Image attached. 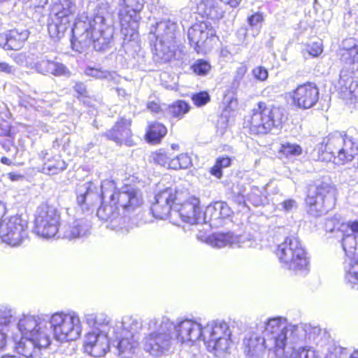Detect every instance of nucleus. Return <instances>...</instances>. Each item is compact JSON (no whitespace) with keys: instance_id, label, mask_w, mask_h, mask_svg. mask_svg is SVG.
<instances>
[{"instance_id":"nucleus-1","label":"nucleus","mask_w":358,"mask_h":358,"mask_svg":"<svg viewBox=\"0 0 358 358\" xmlns=\"http://www.w3.org/2000/svg\"><path fill=\"white\" fill-rule=\"evenodd\" d=\"M101 187L103 202L97 209V217L108 222L111 229L127 232L129 214L143 203L141 191L131 185L116 189L113 180L103 181Z\"/></svg>"},{"instance_id":"nucleus-2","label":"nucleus","mask_w":358,"mask_h":358,"mask_svg":"<svg viewBox=\"0 0 358 358\" xmlns=\"http://www.w3.org/2000/svg\"><path fill=\"white\" fill-rule=\"evenodd\" d=\"M176 188L169 187L158 192L155 196V202L152 203L151 211L154 217L164 220L169 217L171 222L176 225H180L178 218L181 221L190 224H199L205 221L209 217L211 221H217L222 219L220 208V202L216 201L209 205L203 213L199 206L200 201L196 197L190 198L181 205L175 204L177 199Z\"/></svg>"},{"instance_id":"nucleus-3","label":"nucleus","mask_w":358,"mask_h":358,"mask_svg":"<svg viewBox=\"0 0 358 358\" xmlns=\"http://www.w3.org/2000/svg\"><path fill=\"white\" fill-rule=\"evenodd\" d=\"M71 32V45L78 52H82L91 43L96 51H105L113 45L114 31L107 24L103 10L90 15H81L76 20Z\"/></svg>"},{"instance_id":"nucleus-4","label":"nucleus","mask_w":358,"mask_h":358,"mask_svg":"<svg viewBox=\"0 0 358 358\" xmlns=\"http://www.w3.org/2000/svg\"><path fill=\"white\" fill-rule=\"evenodd\" d=\"M358 154V130L348 129L344 134L334 132L324 138L315 148L312 155L315 160H331L345 164L351 162Z\"/></svg>"},{"instance_id":"nucleus-5","label":"nucleus","mask_w":358,"mask_h":358,"mask_svg":"<svg viewBox=\"0 0 358 358\" xmlns=\"http://www.w3.org/2000/svg\"><path fill=\"white\" fill-rule=\"evenodd\" d=\"M147 328L150 333L144 338L145 351L155 357L169 351L175 341L173 322L166 316L153 317L148 322Z\"/></svg>"},{"instance_id":"nucleus-6","label":"nucleus","mask_w":358,"mask_h":358,"mask_svg":"<svg viewBox=\"0 0 358 358\" xmlns=\"http://www.w3.org/2000/svg\"><path fill=\"white\" fill-rule=\"evenodd\" d=\"M320 329L305 324L301 325L288 324L285 319L276 317L271 321L267 331L274 334L277 338L275 342L280 346H286L289 344L295 345L302 342H311L315 341L320 334Z\"/></svg>"},{"instance_id":"nucleus-7","label":"nucleus","mask_w":358,"mask_h":358,"mask_svg":"<svg viewBox=\"0 0 358 358\" xmlns=\"http://www.w3.org/2000/svg\"><path fill=\"white\" fill-rule=\"evenodd\" d=\"M176 27V22L167 20L151 28L148 38L156 61L166 62L173 56Z\"/></svg>"},{"instance_id":"nucleus-8","label":"nucleus","mask_w":358,"mask_h":358,"mask_svg":"<svg viewBox=\"0 0 358 358\" xmlns=\"http://www.w3.org/2000/svg\"><path fill=\"white\" fill-rule=\"evenodd\" d=\"M117 334H113L117 341L118 353L122 358L132 356L138 347L142 320L136 316L125 315L120 324H115Z\"/></svg>"},{"instance_id":"nucleus-9","label":"nucleus","mask_w":358,"mask_h":358,"mask_svg":"<svg viewBox=\"0 0 358 358\" xmlns=\"http://www.w3.org/2000/svg\"><path fill=\"white\" fill-rule=\"evenodd\" d=\"M282 266L296 274L306 275L309 271V260L300 241L296 237H288L278 246L276 251Z\"/></svg>"},{"instance_id":"nucleus-10","label":"nucleus","mask_w":358,"mask_h":358,"mask_svg":"<svg viewBox=\"0 0 358 358\" xmlns=\"http://www.w3.org/2000/svg\"><path fill=\"white\" fill-rule=\"evenodd\" d=\"M283 109L260 101L252 110L248 120L250 130L254 134H266L281 127Z\"/></svg>"},{"instance_id":"nucleus-11","label":"nucleus","mask_w":358,"mask_h":358,"mask_svg":"<svg viewBox=\"0 0 358 358\" xmlns=\"http://www.w3.org/2000/svg\"><path fill=\"white\" fill-rule=\"evenodd\" d=\"M49 327L55 338L60 342L76 341L83 331L79 314L74 310L59 311L48 318Z\"/></svg>"},{"instance_id":"nucleus-12","label":"nucleus","mask_w":358,"mask_h":358,"mask_svg":"<svg viewBox=\"0 0 358 358\" xmlns=\"http://www.w3.org/2000/svg\"><path fill=\"white\" fill-rule=\"evenodd\" d=\"M335 189L329 182H321L309 186L306 198L308 213L315 217L327 213L335 206Z\"/></svg>"},{"instance_id":"nucleus-13","label":"nucleus","mask_w":358,"mask_h":358,"mask_svg":"<svg viewBox=\"0 0 358 358\" xmlns=\"http://www.w3.org/2000/svg\"><path fill=\"white\" fill-rule=\"evenodd\" d=\"M76 4L71 0H58L53 3L50 10L51 22L48 24L49 34L54 40L62 38L73 20Z\"/></svg>"},{"instance_id":"nucleus-14","label":"nucleus","mask_w":358,"mask_h":358,"mask_svg":"<svg viewBox=\"0 0 358 358\" xmlns=\"http://www.w3.org/2000/svg\"><path fill=\"white\" fill-rule=\"evenodd\" d=\"M273 320L270 318L265 324L264 337H261L256 333H252L247 336L243 341L245 352L250 358H265L266 349L275 348V352L277 357H280L283 354V348L285 346H280L275 342L274 334L267 331V329L271 321ZM277 341V338H276Z\"/></svg>"},{"instance_id":"nucleus-15","label":"nucleus","mask_w":358,"mask_h":358,"mask_svg":"<svg viewBox=\"0 0 358 358\" xmlns=\"http://www.w3.org/2000/svg\"><path fill=\"white\" fill-rule=\"evenodd\" d=\"M231 331L223 320L209 322L203 329L202 341L209 351L225 352L229 348Z\"/></svg>"},{"instance_id":"nucleus-16","label":"nucleus","mask_w":358,"mask_h":358,"mask_svg":"<svg viewBox=\"0 0 358 358\" xmlns=\"http://www.w3.org/2000/svg\"><path fill=\"white\" fill-rule=\"evenodd\" d=\"M17 329L21 336L33 338L42 346H49L52 341L48 317L42 315H24L17 322Z\"/></svg>"},{"instance_id":"nucleus-17","label":"nucleus","mask_w":358,"mask_h":358,"mask_svg":"<svg viewBox=\"0 0 358 358\" xmlns=\"http://www.w3.org/2000/svg\"><path fill=\"white\" fill-rule=\"evenodd\" d=\"M17 329L21 336L33 338L42 346H49L52 341L48 317L42 315H24L17 322Z\"/></svg>"},{"instance_id":"nucleus-18","label":"nucleus","mask_w":358,"mask_h":358,"mask_svg":"<svg viewBox=\"0 0 358 358\" xmlns=\"http://www.w3.org/2000/svg\"><path fill=\"white\" fill-rule=\"evenodd\" d=\"M0 220V238L11 247L21 245L29 237L28 221L18 215Z\"/></svg>"},{"instance_id":"nucleus-19","label":"nucleus","mask_w":358,"mask_h":358,"mask_svg":"<svg viewBox=\"0 0 358 358\" xmlns=\"http://www.w3.org/2000/svg\"><path fill=\"white\" fill-rule=\"evenodd\" d=\"M60 214L58 210L47 204L40 206L36 211L34 232L38 236L49 239L59 232Z\"/></svg>"},{"instance_id":"nucleus-20","label":"nucleus","mask_w":358,"mask_h":358,"mask_svg":"<svg viewBox=\"0 0 358 358\" xmlns=\"http://www.w3.org/2000/svg\"><path fill=\"white\" fill-rule=\"evenodd\" d=\"M187 36L191 46L200 53L210 48V43L216 36V31L210 22L203 21L193 24L188 29Z\"/></svg>"},{"instance_id":"nucleus-21","label":"nucleus","mask_w":358,"mask_h":358,"mask_svg":"<svg viewBox=\"0 0 358 358\" xmlns=\"http://www.w3.org/2000/svg\"><path fill=\"white\" fill-rule=\"evenodd\" d=\"M357 234L344 235L342 240L343 249L348 257L345 262V280L352 288L358 289V261L355 257L357 247Z\"/></svg>"},{"instance_id":"nucleus-22","label":"nucleus","mask_w":358,"mask_h":358,"mask_svg":"<svg viewBox=\"0 0 358 358\" xmlns=\"http://www.w3.org/2000/svg\"><path fill=\"white\" fill-rule=\"evenodd\" d=\"M173 336L178 343L190 345L199 339L202 340L203 327L198 322L185 319L173 323Z\"/></svg>"},{"instance_id":"nucleus-23","label":"nucleus","mask_w":358,"mask_h":358,"mask_svg":"<svg viewBox=\"0 0 358 358\" xmlns=\"http://www.w3.org/2000/svg\"><path fill=\"white\" fill-rule=\"evenodd\" d=\"M113 338L112 334L92 330L85 336L84 352L93 357L104 356L109 350L110 341Z\"/></svg>"},{"instance_id":"nucleus-24","label":"nucleus","mask_w":358,"mask_h":358,"mask_svg":"<svg viewBox=\"0 0 358 358\" xmlns=\"http://www.w3.org/2000/svg\"><path fill=\"white\" fill-rule=\"evenodd\" d=\"M293 104L301 109L313 108L319 100V89L312 83L299 85L294 90L289 93Z\"/></svg>"},{"instance_id":"nucleus-25","label":"nucleus","mask_w":358,"mask_h":358,"mask_svg":"<svg viewBox=\"0 0 358 358\" xmlns=\"http://www.w3.org/2000/svg\"><path fill=\"white\" fill-rule=\"evenodd\" d=\"M353 71L344 68L341 71L335 88L343 99L358 103V83L354 80Z\"/></svg>"},{"instance_id":"nucleus-26","label":"nucleus","mask_w":358,"mask_h":358,"mask_svg":"<svg viewBox=\"0 0 358 358\" xmlns=\"http://www.w3.org/2000/svg\"><path fill=\"white\" fill-rule=\"evenodd\" d=\"M14 349L20 355L26 358H43L48 346H42L36 338H28L21 336L18 340L17 336L13 337Z\"/></svg>"},{"instance_id":"nucleus-27","label":"nucleus","mask_w":358,"mask_h":358,"mask_svg":"<svg viewBox=\"0 0 358 358\" xmlns=\"http://www.w3.org/2000/svg\"><path fill=\"white\" fill-rule=\"evenodd\" d=\"M131 126V119L121 117L103 135L107 139L114 141L117 145L125 144L128 146H132L134 143L132 139Z\"/></svg>"},{"instance_id":"nucleus-28","label":"nucleus","mask_w":358,"mask_h":358,"mask_svg":"<svg viewBox=\"0 0 358 358\" xmlns=\"http://www.w3.org/2000/svg\"><path fill=\"white\" fill-rule=\"evenodd\" d=\"M85 323L92 328L102 333L117 334L118 328L115 327L110 317L103 312H87L83 315Z\"/></svg>"},{"instance_id":"nucleus-29","label":"nucleus","mask_w":358,"mask_h":358,"mask_svg":"<svg viewBox=\"0 0 358 358\" xmlns=\"http://www.w3.org/2000/svg\"><path fill=\"white\" fill-rule=\"evenodd\" d=\"M29 33L27 29H13L0 34V47L4 50H18L23 47Z\"/></svg>"},{"instance_id":"nucleus-30","label":"nucleus","mask_w":358,"mask_h":358,"mask_svg":"<svg viewBox=\"0 0 358 358\" xmlns=\"http://www.w3.org/2000/svg\"><path fill=\"white\" fill-rule=\"evenodd\" d=\"M138 11L122 7L118 13L121 34H128L130 31H137L141 19Z\"/></svg>"},{"instance_id":"nucleus-31","label":"nucleus","mask_w":358,"mask_h":358,"mask_svg":"<svg viewBox=\"0 0 358 358\" xmlns=\"http://www.w3.org/2000/svg\"><path fill=\"white\" fill-rule=\"evenodd\" d=\"M90 230L89 224L83 219H69L62 227L64 238L69 240L82 237Z\"/></svg>"},{"instance_id":"nucleus-32","label":"nucleus","mask_w":358,"mask_h":358,"mask_svg":"<svg viewBox=\"0 0 358 358\" xmlns=\"http://www.w3.org/2000/svg\"><path fill=\"white\" fill-rule=\"evenodd\" d=\"M36 69L42 74L50 73L56 76L69 77L71 73L69 70L63 64L42 59L35 64Z\"/></svg>"},{"instance_id":"nucleus-33","label":"nucleus","mask_w":358,"mask_h":358,"mask_svg":"<svg viewBox=\"0 0 358 358\" xmlns=\"http://www.w3.org/2000/svg\"><path fill=\"white\" fill-rule=\"evenodd\" d=\"M41 157L44 160L43 172L46 174H57L66 169V162L59 155L52 156L47 150H43Z\"/></svg>"},{"instance_id":"nucleus-34","label":"nucleus","mask_w":358,"mask_h":358,"mask_svg":"<svg viewBox=\"0 0 358 358\" xmlns=\"http://www.w3.org/2000/svg\"><path fill=\"white\" fill-rule=\"evenodd\" d=\"M77 202L80 206H90L98 198L96 187L92 182L80 185L76 189Z\"/></svg>"},{"instance_id":"nucleus-35","label":"nucleus","mask_w":358,"mask_h":358,"mask_svg":"<svg viewBox=\"0 0 358 358\" xmlns=\"http://www.w3.org/2000/svg\"><path fill=\"white\" fill-rule=\"evenodd\" d=\"M123 36V42L122 48L119 52L124 51L126 55L134 57L140 50V43L138 41V33L137 31H130L128 34H122Z\"/></svg>"},{"instance_id":"nucleus-36","label":"nucleus","mask_w":358,"mask_h":358,"mask_svg":"<svg viewBox=\"0 0 358 358\" xmlns=\"http://www.w3.org/2000/svg\"><path fill=\"white\" fill-rule=\"evenodd\" d=\"M343 45L345 50L343 55L350 59V62L352 64L351 70L353 71L355 76L358 78V42L350 38L344 41Z\"/></svg>"},{"instance_id":"nucleus-37","label":"nucleus","mask_w":358,"mask_h":358,"mask_svg":"<svg viewBox=\"0 0 358 358\" xmlns=\"http://www.w3.org/2000/svg\"><path fill=\"white\" fill-rule=\"evenodd\" d=\"M279 358H317L315 350L312 347L304 346L298 349L295 346H292L287 350L283 348V354L278 357Z\"/></svg>"},{"instance_id":"nucleus-38","label":"nucleus","mask_w":358,"mask_h":358,"mask_svg":"<svg viewBox=\"0 0 358 358\" xmlns=\"http://www.w3.org/2000/svg\"><path fill=\"white\" fill-rule=\"evenodd\" d=\"M236 237L231 233L214 234L207 238V243L215 248H222L226 246H233Z\"/></svg>"},{"instance_id":"nucleus-39","label":"nucleus","mask_w":358,"mask_h":358,"mask_svg":"<svg viewBox=\"0 0 358 358\" xmlns=\"http://www.w3.org/2000/svg\"><path fill=\"white\" fill-rule=\"evenodd\" d=\"M236 201L238 203H243L245 206L248 202L254 206H259L264 203L262 192L259 187L253 186L248 193L246 199L244 195L239 194L237 196Z\"/></svg>"},{"instance_id":"nucleus-40","label":"nucleus","mask_w":358,"mask_h":358,"mask_svg":"<svg viewBox=\"0 0 358 358\" xmlns=\"http://www.w3.org/2000/svg\"><path fill=\"white\" fill-rule=\"evenodd\" d=\"M166 133L167 129L164 124L159 122H153L148 125L145 136L148 142L158 143Z\"/></svg>"},{"instance_id":"nucleus-41","label":"nucleus","mask_w":358,"mask_h":358,"mask_svg":"<svg viewBox=\"0 0 358 358\" xmlns=\"http://www.w3.org/2000/svg\"><path fill=\"white\" fill-rule=\"evenodd\" d=\"M16 322L15 311L6 305L0 306V327L6 329Z\"/></svg>"},{"instance_id":"nucleus-42","label":"nucleus","mask_w":358,"mask_h":358,"mask_svg":"<svg viewBox=\"0 0 358 358\" xmlns=\"http://www.w3.org/2000/svg\"><path fill=\"white\" fill-rule=\"evenodd\" d=\"M203 6V14L208 18L216 20L222 17L224 10L213 1L208 0L206 3L201 4Z\"/></svg>"},{"instance_id":"nucleus-43","label":"nucleus","mask_w":358,"mask_h":358,"mask_svg":"<svg viewBox=\"0 0 358 358\" xmlns=\"http://www.w3.org/2000/svg\"><path fill=\"white\" fill-rule=\"evenodd\" d=\"M190 106L185 101L179 100L169 106V113L173 117L182 119L189 111Z\"/></svg>"},{"instance_id":"nucleus-44","label":"nucleus","mask_w":358,"mask_h":358,"mask_svg":"<svg viewBox=\"0 0 358 358\" xmlns=\"http://www.w3.org/2000/svg\"><path fill=\"white\" fill-rule=\"evenodd\" d=\"M192 165L191 157L187 154H180L176 157H173L169 164V167L172 169H185Z\"/></svg>"},{"instance_id":"nucleus-45","label":"nucleus","mask_w":358,"mask_h":358,"mask_svg":"<svg viewBox=\"0 0 358 358\" xmlns=\"http://www.w3.org/2000/svg\"><path fill=\"white\" fill-rule=\"evenodd\" d=\"M279 151L287 157H294L301 155L303 150L302 148L296 143L287 142L281 144Z\"/></svg>"},{"instance_id":"nucleus-46","label":"nucleus","mask_w":358,"mask_h":358,"mask_svg":"<svg viewBox=\"0 0 358 358\" xmlns=\"http://www.w3.org/2000/svg\"><path fill=\"white\" fill-rule=\"evenodd\" d=\"M231 165V159L228 157H220L216 159L215 165L211 168L210 173L217 178L222 176V169Z\"/></svg>"},{"instance_id":"nucleus-47","label":"nucleus","mask_w":358,"mask_h":358,"mask_svg":"<svg viewBox=\"0 0 358 358\" xmlns=\"http://www.w3.org/2000/svg\"><path fill=\"white\" fill-rule=\"evenodd\" d=\"M171 155L164 150H159L153 154L154 162L168 169H171L169 164L171 163Z\"/></svg>"},{"instance_id":"nucleus-48","label":"nucleus","mask_w":358,"mask_h":358,"mask_svg":"<svg viewBox=\"0 0 358 358\" xmlns=\"http://www.w3.org/2000/svg\"><path fill=\"white\" fill-rule=\"evenodd\" d=\"M192 71L199 76H206L211 69L210 63L204 59H197L192 66Z\"/></svg>"},{"instance_id":"nucleus-49","label":"nucleus","mask_w":358,"mask_h":358,"mask_svg":"<svg viewBox=\"0 0 358 358\" xmlns=\"http://www.w3.org/2000/svg\"><path fill=\"white\" fill-rule=\"evenodd\" d=\"M85 73L87 76H91L97 79L108 78L111 76L110 73L101 69L87 66L85 70Z\"/></svg>"},{"instance_id":"nucleus-50","label":"nucleus","mask_w":358,"mask_h":358,"mask_svg":"<svg viewBox=\"0 0 358 358\" xmlns=\"http://www.w3.org/2000/svg\"><path fill=\"white\" fill-rule=\"evenodd\" d=\"M143 0H120V6L140 12L143 7Z\"/></svg>"},{"instance_id":"nucleus-51","label":"nucleus","mask_w":358,"mask_h":358,"mask_svg":"<svg viewBox=\"0 0 358 358\" xmlns=\"http://www.w3.org/2000/svg\"><path fill=\"white\" fill-rule=\"evenodd\" d=\"M23 103L22 105L24 107L30 106V107H34L38 108L43 106L41 103H43L45 102L43 99H41L39 97H35L31 96V95L25 96L24 98L22 99Z\"/></svg>"},{"instance_id":"nucleus-52","label":"nucleus","mask_w":358,"mask_h":358,"mask_svg":"<svg viewBox=\"0 0 358 358\" xmlns=\"http://www.w3.org/2000/svg\"><path fill=\"white\" fill-rule=\"evenodd\" d=\"M307 52L313 57H317L322 52V46L320 41L312 42L306 46Z\"/></svg>"},{"instance_id":"nucleus-53","label":"nucleus","mask_w":358,"mask_h":358,"mask_svg":"<svg viewBox=\"0 0 358 358\" xmlns=\"http://www.w3.org/2000/svg\"><path fill=\"white\" fill-rule=\"evenodd\" d=\"M210 100L209 94L206 92H201L192 96V101L195 105L201 106L207 103Z\"/></svg>"},{"instance_id":"nucleus-54","label":"nucleus","mask_w":358,"mask_h":358,"mask_svg":"<svg viewBox=\"0 0 358 358\" xmlns=\"http://www.w3.org/2000/svg\"><path fill=\"white\" fill-rule=\"evenodd\" d=\"M252 75L259 81H265L268 76V71L262 66H257L252 70Z\"/></svg>"},{"instance_id":"nucleus-55","label":"nucleus","mask_w":358,"mask_h":358,"mask_svg":"<svg viewBox=\"0 0 358 358\" xmlns=\"http://www.w3.org/2000/svg\"><path fill=\"white\" fill-rule=\"evenodd\" d=\"M220 202V208L217 207V209L221 211L222 219L229 217L232 214V210L228 204L223 201Z\"/></svg>"},{"instance_id":"nucleus-56","label":"nucleus","mask_w":358,"mask_h":358,"mask_svg":"<svg viewBox=\"0 0 358 358\" xmlns=\"http://www.w3.org/2000/svg\"><path fill=\"white\" fill-rule=\"evenodd\" d=\"M262 20L263 17L262 14L256 13L248 18V22L251 27H258V25L262 22Z\"/></svg>"},{"instance_id":"nucleus-57","label":"nucleus","mask_w":358,"mask_h":358,"mask_svg":"<svg viewBox=\"0 0 358 358\" xmlns=\"http://www.w3.org/2000/svg\"><path fill=\"white\" fill-rule=\"evenodd\" d=\"M281 205L283 210L286 212H289L297 207V203L294 199L285 200L281 203Z\"/></svg>"},{"instance_id":"nucleus-58","label":"nucleus","mask_w":358,"mask_h":358,"mask_svg":"<svg viewBox=\"0 0 358 358\" xmlns=\"http://www.w3.org/2000/svg\"><path fill=\"white\" fill-rule=\"evenodd\" d=\"M6 329L0 327V350L6 349L8 345L7 335L5 332Z\"/></svg>"},{"instance_id":"nucleus-59","label":"nucleus","mask_w":358,"mask_h":358,"mask_svg":"<svg viewBox=\"0 0 358 358\" xmlns=\"http://www.w3.org/2000/svg\"><path fill=\"white\" fill-rule=\"evenodd\" d=\"M0 72L8 74L13 73L15 72V68L6 62H0Z\"/></svg>"},{"instance_id":"nucleus-60","label":"nucleus","mask_w":358,"mask_h":358,"mask_svg":"<svg viewBox=\"0 0 358 358\" xmlns=\"http://www.w3.org/2000/svg\"><path fill=\"white\" fill-rule=\"evenodd\" d=\"M247 71V67L245 66H241L236 70V78H242Z\"/></svg>"},{"instance_id":"nucleus-61","label":"nucleus","mask_w":358,"mask_h":358,"mask_svg":"<svg viewBox=\"0 0 358 358\" xmlns=\"http://www.w3.org/2000/svg\"><path fill=\"white\" fill-rule=\"evenodd\" d=\"M348 227L352 231V234H358V221L349 222Z\"/></svg>"},{"instance_id":"nucleus-62","label":"nucleus","mask_w":358,"mask_h":358,"mask_svg":"<svg viewBox=\"0 0 358 358\" xmlns=\"http://www.w3.org/2000/svg\"><path fill=\"white\" fill-rule=\"evenodd\" d=\"M74 89L80 95H83L85 92V86L83 83H76Z\"/></svg>"},{"instance_id":"nucleus-63","label":"nucleus","mask_w":358,"mask_h":358,"mask_svg":"<svg viewBox=\"0 0 358 358\" xmlns=\"http://www.w3.org/2000/svg\"><path fill=\"white\" fill-rule=\"evenodd\" d=\"M223 3L229 5L232 8L237 7L242 0H220Z\"/></svg>"},{"instance_id":"nucleus-64","label":"nucleus","mask_w":358,"mask_h":358,"mask_svg":"<svg viewBox=\"0 0 358 358\" xmlns=\"http://www.w3.org/2000/svg\"><path fill=\"white\" fill-rule=\"evenodd\" d=\"M148 108L153 113H157L159 110V106L155 102L148 103Z\"/></svg>"}]
</instances>
